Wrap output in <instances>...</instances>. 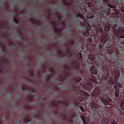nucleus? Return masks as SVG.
I'll return each mask as SVG.
<instances>
[{"label":"nucleus","mask_w":124,"mask_h":124,"mask_svg":"<svg viewBox=\"0 0 124 124\" xmlns=\"http://www.w3.org/2000/svg\"><path fill=\"white\" fill-rule=\"evenodd\" d=\"M26 57L28 60L25 57L26 54L23 52L18 51L19 57H22L21 58H18L17 62L13 61L11 62V66H9L8 70L7 71L5 78L3 80V82H6L9 85H6V88L10 92H13V88L15 86L14 81L10 78V75H12V71H15L17 68V65L18 67L22 69V71H20L18 75L20 77H25V79L29 81L31 84L29 86H34L37 88L36 91L33 92V93L35 94H42V97L44 98V101L48 100L47 96L45 95L50 94L49 99L53 100H57L55 96L59 95V92L56 91L53 92V95L51 94V92H54L53 88H59L58 85H55L49 82H52L55 84H61L62 82H64L66 84L63 87L64 91H68L71 95L75 94L77 96V93L72 92L71 87L68 84V82L64 79V77L62 76L64 75V73L61 72L60 73V69L61 67L52 66L51 68H49V64L43 65L44 71L47 69V72H45L43 74L40 72L39 70L36 68V71L34 70V67L36 66L35 63L32 64V68L31 67V57L29 54V53H26ZM28 61L30 62H28Z\"/></svg>","instance_id":"1"},{"label":"nucleus","mask_w":124,"mask_h":124,"mask_svg":"<svg viewBox=\"0 0 124 124\" xmlns=\"http://www.w3.org/2000/svg\"><path fill=\"white\" fill-rule=\"evenodd\" d=\"M52 50H55L60 54L59 60L55 61L56 63H58V65L56 64L51 65V66L60 67L59 73L62 72L64 75L62 76L65 80L68 82V85L71 87L72 92L76 93L77 95H90L87 93H90L93 95V66L84 68L81 66L80 67V62L79 59H77L72 62L73 65L71 68L69 66L65 64L66 62L64 61V55L62 54V52L60 50H57V47L55 44L50 45Z\"/></svg>","instance_id":"2"},{"label":"nucleus","mask_w":124,"mask_h":124,"mask_svg":"<svg viewBox=\"0 0 124 124\" xmlns=\"http://www.w3.org/2000/svg\"><path fill=\"white\" fill-rule=\"evenodd\" d=\"M0 85L3 83V80L5 78L6 73L9 69V66L11 63L10 56L5 54L6 52L8 54L10 53V48L8 46L5 47L3 43L0 44ZM4 50V51H3Z\"/></svg>","instance_id":"3"},{"label":"nucleus","mask_w":124,"mask_h":124,"mask_svg":"<svg viewBox=\"0 0 124 124\" xmlns=\"http://www.w3.org/2000/svg\"><path fill=\"white\" fill-rule=\"evenodd\" d=\"M16 98L17 100L15 101L16 103H17L18 105L20 104L19 107V111H17V113L21 115H24L25 117L23 119L24 121H26L27 123H30L31 122V117L28 116V114H30L29 111L31 110V109H32L33 108V105H32L33 103L27 104L24 101H23V103L21 102L20 99H22V96L21 94L19 93L16 94Z\"/></svg>","instance_id":"4"},{"label":"nucleus","mask_w":124,"mask_h":124,"mask_svg":"<svg viewBox=\"0 0 124 124\" xmlns=\"http://www.w3.org/2000/svg\"><path fill=\"white\" fill-rule=\"evenodd\" d=\"M73 17H75L77 20L79 19V17L82 19L83 22L80 23L79 24V27H80L81 30H83V31L82 32V34L83 36H85V37H88L90 34H93V29H92L91 27V23L93 22L92 20H88L85 19V17L82 14L78 13V14H75V15L73 16Z\"/></svg>","instance_id":"5"},{"label":"nucleus","mask_w":124,"mask_h":124,"mask_svg":"<svg viewBox=\"0 0 124 124\" xmlns=\"http://www.w3.org/2000/svg\"><path fill=\"white\" fill-rule=\"evenodd\" d=\"M14 49V50H11V49H10V47L8 46H6L5 47V48H6L7 47H8L10 50V52L8 53V52H6V53H7V54H9L10 55H9V56L10 57V56H11V57L12 58L13 61L12 62H14L15 60H16V62H18L19 61V60H18V59H21L22 58H18L17 57V56H14V55H16V53H15V49H16V48H17V47H18V49H20V50H24V46L23 45V44H22L21 43L18 42L17 43V45L16 46H15V45H14V44H13L11 46Z\"/></svg>","instance_id":"6"},{"label":"nucleus","mask_w":124,"mask_h":124,"mask_svg":"<svg viewBox=\"0 0 124 124\" xmlns=\"http://www.w3.org/2000/svg\"><path fill=\"white\" fill-rule=\"evenodd\" d=\"M44 108L46 109V110H50V106L46 104L45 103H43L37 109L32 110V113L35 114V117H39V118H41L45 114V110L43 109Z\"/></svg>","instance_id":"7"},{"label":"nucleus","mask_w":124,"mask_h":124,"mask_svg":"<svg viewBox=\"0 0 124 124\" xmlns=\"http://www.w3.org/2000/svg\"><path fill=\"white\" fill-rule=\"evenodd\" d=\"M50 104L53 108L55 109V114L59 115L60 113H59V105H62V106H64L65 108L68 107L69 106V102L65 101L64 102V104L62 102H57V101H51Z\"/></svg>","instance_id":"8"},{"label":"nucleus","mask_w":124,"mask_h":124,"mask_svg":"<svg viewBox=\"0 0 124 124\" xmlns=\"http://www.w3.org/2000/svg\"><path fill=\"white\" fill-rule=\"evenodd\" d=\"M93 0H74V4L75 6H93Z\"/></svg>","instance_id":"9"},{"label":"nucleus","mask_w":124,"mask_h":124,"mask_svg":"<svg viewBox=\"0 0 124 124\" xmlns=\"http://www.w3.org/2000/svg\"><path fill=\"white\" fill-rule=\"evenodd\" d=\"M41 15L43 16H40L41 18V21L42 22H45L46 20H49L51 18V11L50 10H48L47 11H46V17L45 16V13L43 11L41 12Z\"/></svg>","instance_id":"10"},{"label":"nucleus","mask_w":124,"mask_h":124,"mask_svg":"<svg viewBox=\"0 0 124 124\" xmlns=\"http://www.w3.org/2000/svg\"><path fill=\"white\" fill-rule=\"evenodd\" d=\"M62 50H65V51H66L65 52L66 55H68L69 57H70V58H72V57H73V55H74V49L71 48V47L69 46H67V49H66V48H65V46H63V45L62 46Z\"/></svg>","instance_id":"11"},{"label":"nucleus","mask_w":124,"mask_h":124,"mask_svg":"<svg viewBox=\"0 0 124 124\" xmlns=\"http://www.w3.org/2000/svg\"><path fill=\"white\" fill-rule=\"evenodd\" d=\"M70 38H72V39H75V47H76V44H79V47H82L83 46V39L80 36H76L75 37H73V36H71L70 37Z\"/></svg>","instance_id":"12"},{"label":"nucleus","mask_w":124,"mask_h":124,"mask_svg":"<svg viewBox=\"0 0 124 124\" xmlns=\"http://www.w3.org/2000/svg\"><path fill=\"white\" fill-rule=\"evenodd\" d=\"M22 93L24 96H27V100L29 101H33V100H35L37 98H38V96L34 97V96L29 95L30 94L29 90H27L25 93L23 92Z\"/></svg>","instance_id":"13"},{"label":"nucleus","mask_w":124,"mask_h":124,"mask_svg":"<svg viewBox=\"0 0 124 124\" xmlns=\"http://www.w3.org/2000/svg\"><path fill=\"white\" fill-rule=\"evenodd\" d=\"M0 106L1 107V108H0V110L1 112V113H3V115H2V117H3V119H2V121H5L6 120V116L7 115V111H6L5 109V106L3 105V104H1L0 105Z\"/></svg>","instance_id":"14"},{"label":"nucleus","mask_w":124,"mask_h":124,"mask_svg":"<svg viewBox=\"0 0 124 124\" xmlns=\"http://www.w3.org/2000/svg\"><path fill=\"white\" fill-rule=\"evenodd\" d=\"M62 118L65 122L72 123V118L69 117V116H67V115H66V112L65 111H63L62 112Z\"/></svg>","instance_id":"15"},{"label":"nucleus","mask_w":124,"mask_h":124,"mask_svg":"<svg viewBox=\"0 0 124 124\" xmlns=\"http://www.w3.org/2000/svg\"><path fill=\"white\" fill-rule=\"evenodd\" d=\"M0 35L3 38L4 41L6 42L7 45H9V43H8V40H9V38H8V36L4 35V34L2 32H0Z\"/></svg>","instance_id":"16"},{"label":"nucleus","mask_w":124,"mask_h":124,"mask_svg":"<svg viewBox=\"0 0 124 124\" xmlns=\"http://www.w3.org/2000/svg\"><path fill=\"white\" fill-rule=\"evenodd\" d=\"M71 103L77 107V110L79 109V108L78 107V106L80 104V101H79V100H76L75 102L71 101Z\"/></svg>","instance_id":"17"},{"label":"nucleus","mask_w":124,"mask_h":124,"mask_svg":"<svg viewBox=\"0 0 124 124\" xmlns=\"http://www.w3.org/2000/svg\"><path fill=\"white\" fill-rule=\"evenodd\" d=\"M49 23H50V26L52 29H54V27H57V23L56 22L53 21H49Z\"/></svg>","instance_id":"18"},{"label":"nucleus","mask_w":124,"mask_h":124,"mask_svg":"<svg viewBox=\"0 0 124 124\" xmlns=\"http://www.w3.org/2000/svg\"><path fill=\"white\" fill-rule=\"evenodd\" d=\"M55 31H56L57 33H60V32H62V27L57 28H54Z\"/></svg>","instance_id":"19"},{"label":"nucleus","mask_w":124,"mask_h":124,"mask_svg":"<svg viewBox=\"0 0 124 124\" xmlns=\"http://www.w3.org/2000/svg\"><path fill=\"white\" fill-rule=\"evenodd\" d=\"M68 44H69L68 47H70L71 49H74V47L72 46V45H74L75 44V42L74 41H72L71 42L68 43Z\"/></svg>","instance_id":"20"},{"label":"nucleus","mask_w":124,"mask_h":124,"mask_svg":"<svg viewBox=\"0 0 124 124\" xmlns=\"http://www.w3.org/2000/svg\"><path fill=\"white\" fill-rule=\"evenodd\" d=\"M40 40L41 41H43V40H44V41H45V42H43L44 43H43L39 44H38L39 46H42L43 45V44H45V43H46V39H44L43 38L41 37L40 38Z\"/></svg>","instance_id":"21"},{"label":"nucleus","mask_w":124,"mask_h":124,"mask_svg":"<svg viewBox=\"0 0 124 124\" xmlns=\"http://www.w3.org/2000/svg\"><path fill=\"white\" fill-rule=\"evenodd\" d=\"M61 2L63 3V5H64L65 4L66 5H70V3L69 2H66V1L65 0H61Z\"/></svg>","instance_id":"22"},{"label":"nucleus","mask_w":124,"mask_h":124,"mask_svg":"<svg viewBox=\"0 0 124 124\" xmlns=\"http://www.w3.org/2000/svg\"><path fill=\"white\" fill-rule=\"evenodd\" d=\"M30 22H33L34 23V25H37V21L35 20L32 17H31L30 19Z\"/></svg>","instance_id":"23"},{"label":"nucleus","mask_w":124,"mask_h":124,"mask_svg":"<svg viewBox=\"0 0 124 124\" xmlns=\"http://www.w3.org/2000/svg\"><path fill=\"white\" fill-rule=\"evenodd\" d=\"M13 22L16 24V25H18L19 24V20L16 18L13 17Z\"/></svg>","instance_id":"24"},{"label":"nucleus","mask_w":124,"mask_h":124,"mask_svg":"<svg viewBox=\"0 0 124 124\" xmlns=\"http://www.w3.org/2000/svg\"><path fill=\"white\" fill-rule=\"evenodd\" d=\"M18 40L20 41V42L24 44V42H23L25 41V40H24V38H22L20 35L18 36Z\"/></svg>","instance_id":"25"},{"label":"nucleus","mask_w":124,"mask_h":124,"mask_svg":"<svg viewBox=\"0 0 124 124\" xmlns=\"http://www.w3.org/2000/svg\"><path fill=\"white\" fill-rule=\"evenodd\" d=\"M89 58H90L91 61H93V55L90 53L89 55Z\"/></svg>","instance_id":"26"},{"label":"nucleus","mask_w":124,"mask_h":124,"mask_svg":"<svg viewBox=\"0 0 124 124\" xmlns=\"http://www.w3.org/2000/svg\"><path fill=\"white\" fill-rule=\"evenodd\" d=\"M41 59L42 60V62L40 63V64H42V62H45V60H46V57L42 56Z\"/></svg>","instance_id":"27"},{"label":"nucleus","mask_w":124,"mask_h":124,"mask_svg":"<svg viewBox=\"0 0 124 124\" xmlns=\"http://www.w3.org/2000/svg\"><path fill=\"white\" fill-rule=\"evenodd\" d=\"M40 4H43L45 2V0H38Z\"/></svg>","instance_id":"28"},{"label":"nucleus","mask_w":124,"mask_h":124,"mask_svg":"<svg viewBox=\"0 0 124 124\" xmlns=\"http://www.w3.org/2000/svg\"><path fill=\"white\" fill-rule=\"evenodd\" d=\"M79 55H80V57L79 58V60L80 61H82V60H83V56H82V53H79Z\"/></svg>","instance_id":"29"},{"label":"nucleus","mask_w":124,"mask_h":124,"mask_svg":"<svg viewBox=\"0 0 124 124\" xmlns=\"http://www.w3.org/2000/svg\"><path fill=\"white\" fill-rule=\"evenodd\" d=\"M79 107L81 110L82 111V112H85V109H84V108L82 107L81 106H79Z\"/></svg>","instance_id":"30"},{"label":"nucleus","mask_w":124,"mask_h":124,"mask_svg":"<svg viewBox=\"0 0 124 124\" xmlns=\"http://www.w3.org/2000/svg\"><path fill=\"white\" fill-rule=\"evenodd\" d=\"M21 90L22 91V92H24V91H26L27 90V88H26V87H21Z\"/></svg>","instance_id":"31"},{"label":"nucleus","mask_w":124,"mask_h":124,"mask_svg":"<svg viewBox=\"0 0 124 124\" xmlns=\"http://www.w3.org/2000/svg\"><path fill=\"white\" fill-rule=\"evenodd\" d=\"M75 28H76V30L77 31H79V25L78 24H77L76 26H75Z\"/></svg>","instance_id":"32"},{"label":"nucleus","mask_w":124,"mask_h":124,"mask_svg":"<svg viewBox=\"0 0 124 124\" xmlns=\"http://www.w3.org/2000/svg\"><path fill=\"white\" fill-rule=\"evenodd\" d=\"M46 56H49V55H51V51H49L46 52Z\"/></svg>","instance_id":"33"},{"label":"nucleus","mask_w":124,"mask_h":124,"mask_svg":"<svg viewBox=\"0 0 124 124\" xmlns=\"http://www.w3.org/2000/svg\"><path fill=\"white\" fill-rule=\"evenodd\" d=\"M76 115L75 114H74V113H73V112H72V115H71V118L72 119H73V118H75Z\"/></svg>","instance_id":"34"},{"label":"nucleus","mask_w":124,"mask_h":124,"mask_svg":"<svg viewBox=\"0 0 124 124\" xmlns=\"http://www.w3.org/2000/svg\"><path fill=\"white\" fill-rule=\"evenodd\" d=\"M99 49L100 50V51L102 50V45L101 44L99 45Z\"/></svg>","instance_id":"35"},{"label":"nucleus","mask_w":124,"mask_h":124,"mask_svg":"<svg viewBox=\"0 0 124 124\" xmlns=\"http://www.w3.org/2000/svg\"><path fill=\"white\" fill-rule=\"evenodd\" d=\"M68 12V11H66V12L64 13V16H65V17L67 16V15H68L67 13Z\"/></svg>","instance_id":"36"},{"label":"nucleus","mask_w":124,"mask_h":124,"mask_svg":"<svg viewBox=\"0 0 124 124\" xmlns=\"http://www.w3.org/2000/svg\"><path fill=\"white\" fill-rule=\"evenodd\" d=\"M85 53H88V47L86 46V49L84 50Z\"/></svg>","instance_id":"37"},{"label":"nucleus","mask_w":124,"mask_h":124,"mask_svg":"<svg viewBox=\"0 0 124 124\" xmlns=\"http://www.w3.org/2000/svg\"><path fill=\"white\" fill-rule=\"evenodd\" d=\"M64 43H65V40H64V39L63 42H62V43H60L59 44H64Z\"/></svg>","instance_id":"38"},{"label":"nucleus","mask_w":124,"mask_h":124,"mask_svg":"<svg viewBox=\"0 0 124 124\" xmlns=\"http://www.w3.org/2000/svg\"><path fill=\"white\" fill-rule=\"evenodd\" d=\"M50 5H53L52 9L54 8V7H55V4H54V3H50Z\"/></svg>","instance_id":"39"},{"label":"nucleus","mask_w":124,"mask_h":124,"mask_svg":"<svg viewBox=\"0 0 124 124\" xmlns=\"http://www.w3.org/2000/svg\"><path fill=\"white\" fill-rule=\"evenodd\" d=\"M56 17H57L58 20H61V18H60V17L58 16H56Z\"/></svg>","instance_id":"40"},{"label":"nucleus","mask_w":124,"mask_h":124,"mask_svg":"<svg viewBox=\"0 0 124 124\" xmlns=\"http://www.w3.org/2000/svg\"><path fill=\"white\" fill-rule=\"evenodd\" d=\"M63 94H64V95H68L66 93H65V92H63Z\"/></svg>","instance_id":"41"},{"label":"nucleus","mask_w":124,"mask_h":124,"mask_svg":"<svg viewBox=\"0 0 124 124\" xmlns=\"http://www.w3.org/2000/svg\"><path fill=\"white\" fill-rule=\"evenodd\" d=\"M64 10L65 12H66V11H68L67 10L65 9V7H64Z\"/></svg>","instance_id":"42"},{"label":"nucleus","mask_w":124,"mask_h":124,"mask_svg":"<svg viewBox=\"0 0 124 124\" xmlns=\"http://www.w3.org/2000/svg\"><path fill=\"white\" fill-rule=\"evenodd\" d=\"M90 42H93V38L90 39Z\"/></svg>","instance_id":"43"},{"label":"nucleus","mask_w":124,"mask_h":124,"mask_svg":"<svg viewBox=\"0 0 124 124\" xmlns=\"http://www.w3.org/2000/svg\"><path fill=\"white\" fill-rule=\"evenodd\" d=\"M27 33H32V32H30L29 31H28Z\"/></svg>","instance_id":"44"},{"label":"nucleus","mask_w":124,"mask_h":124,"mask_svg":"<svg viewBox=\"0 0 124 124\" xmlns=\"http://www.w3.org/2000/svg\"><path fill=\"white\" fill-rule=\"evenodd\" d=\"M94 69H95V67L93 66V70H94ZM93 73H94V74H95L94 71L93 72Z\"/></svg>","instance_id":"45"},{"label":"nucleus","mask_w":124,"mask_h":124,"mask_svg":"<svg viewBox=\"0 0 124 124\" xmlns=\"http://www.w3.org/2000/svg\"><path fill=\"white\" fill-rule=\"evenodd\" d=\"M76 11H79V8H77Z\"/></svg>","instance_id":"46"},{"label":"nucleus","mask_w":124,"mask_h":124,"mask_svg":"<svg viewBox=\"0 0 124 124\" xmlns=\"http://www.w3.org/2000/svg\"><path fill=\"white\" fill-rule=\"evenodd\" d=\"M10 99H12V96L11 95H10Z\"/></svg>","instance_id":"47"},{"label":"nucleus","mask_w":124,"mask_h":124,"mask_svg":"<svg viewBox=\"0 0 124 124\" xmlns=\"http://www.w3.org/2000/svg\"><path fill=\"white\" fill-rule=\"evenodd\" d=\"M94 60H95V56L94 55L93 56V61L94 62Z\"/></svg>","instance_id":"48"},{"label":"nucleus","mask_w":124,"mask_h":124,"mask_svg":"<svg viewBox=\"0 0 124 124\" xmlns=\"http://www.w3.org/2000/svg\"><path fill=\"white\" fill-rule=\"evenodd\" d=\"M6 106L7 110H8V109H9L8 107L7 106V105H6Z\"/></svg>","instance_id":"49"},{"label":"nucleus","mask_w":124,"mask_h":124,"mask_svg":"<svg viewBox=\"0 0 124 124\" xmlns=\"http://www.w3.org/2000/svg\"><path fill=\"white\" fill-rule=\"evenodd\" d=\"M63 96H64V95H63V94H62V95H61V97H63Z\"/></svg>","instance_id":"50"},{"label":"nucleus","mask_w":124,"mask_h":124,"mask_svg":"<svg viewBox=\"0 0 124 124\" xmlns=\"http://www.w3.org/2000/svg\"><path fill=\"white\" fill-rule=\"evenodd\" d=\"M93 37H94V38H95V35H94V33Z\"/></svg>","instance_id":"51"},{"label":"nucleus","mask_w":124,"mask_h":124,"mask_svg":"<svg viewBox=\"0 0 124 124\" xmlns=\"http://www.w3.org/2000/svg\"><path fill=\"white\" fill-rule=\"evenodd\" d=\"M38 67L39 68V69H40V68H41V66H39Z\"/></svg>","instance_id":"52"},{"label":"nucleus","mask_w":124,"mask_h":124,"mask_svg":"<svg viewBox=\"0 0 124 124\" xmlns=\"http://www.w3.org/2000/svg\"><path fill=\"white\" fill-rule=\"evenodd\" d=\"M5 24L6 26H7V22H5Z\"/></svg>","instance_id":"53"},{"label":"nucleus","mask_w":124,"mask_h":124,"mask_svg":"<svg viewBox=\"0 0 124 124\" xmlns=\"http://www.w3.org/2000/svg\"><path fill=\"white\" fill-rule=\"evenodd\" d=\"M53 115L54 116V117H56V114H53Z\"/></svg>","instance_id":"54"},{"label":"nucleus","mask_w":124,"mask_h":124,"mask_svg":"<svg viewBox=\"0 0 124 124\" xmlns=\"http://www.w3.org/2000/svg\"><path fill=\"white\" fill-rule=\"evenodd\" d=\"M93 93H94L93 95H94V91H93Z\"/></svg>","instance_id":"55"},{"label":"nucleus","mask_w":124,"mask_h":124,"mask_svg":"<svg viewBox=\"0 0 124 124\" xmlns=\"http://www.w3.org/2000/svg\"><path fill=\"white\" fill-rule=\"evenodd\" d=\"M38 22L39 24H41V23H40V22H39V21H38Z\"/></svg>","instance_id":"56"},{"label":"nucleus","mask_w":124,"mask_h":124,"mask_svg":"<svg viewBox=\"0 0 124 124\" xmlns=\"http://www.w3.org/2000/svg\"><path fill=\"white\" fill-rule=\"evenodd\" d=\"M93 79H94L93 82H95V79H94V77Z\"/></svg>","instance_id":"57"},{"label":"nucleus","mask_w":124,"mask_h":124,"mask_svg":"<svg viewBox=\"0 0 124 124\" xmlns=\"http://www.w3.org/2000/svg\"><path fill=\"white\" fill-rule=\"evenodd\" d=\"M33 53H34V54H35V51H33Z\"/></svg>","instance_id":"58"},{"label":"nucleus","mask_w":124,"mask_h":124,"mask_svg":"<svg viewBox=\"0 0 124 124\" xmlns=\"http://www.w3.org/2000/svg\"><path fill=\"white\" fill-rule=\"evenodd\" d=\"M14 9L15 10V6H14Z\"/></svg>","instance_id":"59"},{"label":"nucleus","mask_w":124,"mask_h":124,"mask_svg":"<svg viewBox=\"0 0 124 124\" xmlns=\"http://www.w3.org/2000/svg\"><path fill=\"white\" fill-rule=\"evenodd\" d=\"M92 27H93V24L92 23Z\"/></svg>","instance_id":"60"},{"label":"nucleus","mask_w":124,"mask_h":124,"mask_svg":"<svg viewBox=\"0 0 124 124\" xmlns=\"http://www.w3.org/2000/svg\"><path fill=\"white\" fill-rule=\"evenodd\" d=\"M35 103H37V101H35Z\"/></svg>","instance_id":"61"},{"label":"nucleus","mask_w":124,"mask_h":124,"mask_svg":"<svg viewBox=\"0 0 124 124\" xmlns=\"http://www.w3.org/2000/svg\"><path fill=\"white\" fill-rule=\"evenodd\" d=\"M70 31L71 33H72V31Z\"/></svg>","instance_id":"62"},{"label":"nucleus","mask_w":124,"mask_h":124,"mask_svg":"<svg viewBox=\"0 0 124 124\" xmlns=\"http://www.w3.org/2000/svg\"><path fill=\"white\" fill-rule=\"evenodd\" d=\"M70 15H72V13H70Z\"/></svg>","instance_id":"63"},{"label":"nucleus","mask_w":124,"mask_h":124,"mask_svg":"<svg viewBox=\"0 0 124 124\" xmlns=\"http://www.w3.org/2000/svg\"><path fill=\"white\" fill-rule=\"evenodd\" d=\"M74 24V23H72V24H71V25H73Z\"/></svg>","instance_id":"64"}]
</instances>
